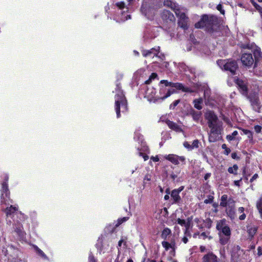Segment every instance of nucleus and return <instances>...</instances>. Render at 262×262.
I'll use <instances>...</instances> for the list:
<instances>
[{
	"label": "nucleus",
	"mask_w": 262,
	"mask_h": 262,
	"mask_svg": "<svg viewBox=\"0 0 262 262\" xmlns=\"http://www.w3.org/2000/svg\"><path fill=\"white\" fill-rule=\"evenodd\" d=\"M115 92L116 94L115 96V110L117 117L118 118L121 116V112L124 113L127 111V100L119 84H117Z\"/></svg>",
	"instance_id": "1"
},
{
	"label": "nucleus",
	"mask_w": 262,
	"mask_h": 262,
	"mask_svg": "<svg viewBox=\"0 0 262 262\" xmlns=\"http://www.w3.org/2000/svg\"><path fill=\"white\" fill-rule=\"evenodd\" d=\"M174 90L172 91L171 90H169L167 91L165 95L163 96H158L156 95V91L155 89L152 86H148L145 91V97H146L148 100L150 102H157L160 100H163L168 97L171 95V94L174 93Z\"/></svg>",
	"instance_id": "2"
},
{
	"label": "nucleus",
	"mask_w": 262,
	"mask_h": 262,
	"mask_svg": "<svg viewBox=\"0 0 262 262\" xmlns=\"http://www.w3.org/2000/svg\"><path fill=\"white\" fill-rule=\"evenodd\" d=\"M217 63L222 70L228 71L232 74H234L237 69V64L235 60H219L217 61Z\"/></svg>",
	"instance_id": "3"
},
{
	"label": "nucleus",
	"mask_w": 262,
	"mask_h": 262,
	"mask_svg": "<svg viewBox=\"0 0 262 262\" xmlns=\"http://www.w3.org/2000/svg\"><path fill=\"white\" fill-rule=\"evenodd\" d=\"M186 10L184 8L180 10H177L176 11V15L179 17V26L185 30L188 28V18L186 16Z\"/></svg>",
	"instance_id": "4"
},
{
	"label": "nucleus",
	"mask_w": 262,
	"mask_h": 262,
	"mask_svg": "<svg viewBox=\"0 0 262 262\" xmlns=\"http://www.w3.org/2000/svg\"><path fill=\"white\" fill-rule=\"evenodd\" d=\"M216 229L223 235L230 236L231 231L230 228L226 224V221L225 219L217 222Z\"/></svg>",
	"instance_id": "5"
},
{
	"label": "nucleus",
	"mask_w": 262,
	"mask_h": 262,
	"mask_svg": "<svg viewBox=\"0 0 262 262\" xmlns=\"http://www.w3.org/2000/svg\"><path fill=\"white\" fill-rule=\"evenodd\" d=\"M214 18L213 16L204 15L202 16L201 20L195 24V27L196 28H201L204 27H209L213 24Z\"/></svg>",
	"instance_id": "6"
},
{
	"label": "nucleus",
	"mask_w": 262,
	"mask_h": 262,
	"mask_svg": "<svg viewBox=\"0 0 262 262\" xmlns=\"http://www.w3.org/2000/svg\"><path fill=\"white\" fill-rule=\"evenodd\" d=\"M205 118L208 120L209 127L219 126L217 123V117L213 112L207 111L205 114Z\"/></svg>",
	"instance_id": "7"
},
{
	"label": "nucleus",
	"mask_w": 262,
	"mask_h": 262,
	"mask_svg": "<svg viewBox=\"0 0 262 262\" xmlns=\"http://www.w3.org/2000/svg\"><path fill=\"white\" fill-rule=\"evenodd\" d=\"M161 83H164L165 86H170L171 87V90H174L173 88L176 89L177 90H182L183 92H192V91H191L188 88L184 87L182 84L180 83H172L170 82H168L167 80H161Z\"/></svg>",
	"instance_id": "8"
},
{
	"label": "nucleus",
	"mask_w": 262,
	"mask_h": 262,
	"mask_svg": "<svg viewBox=\"0 0 262 262\" xmlns=\"http://www.w3.org/2000/svg\"><path fill=\"white\" fill-rule=\"evenodd\" d=\"M141 12L148 19H152L155 14V9L146 3H144L141 7Z\"/></svg>",
	"instance_id": "9"
},
{
	"label": "nucleus",
	"mask_w": 262,
	"mask_h": 262,
	"mask_svg": "<svg viewBox=\"0 0 262 262\" xmlns=\"http://www.w3.org/2000/svg\"><path fill=\"white\" fill-rule=\"evenodd\" d=\"M164 158L175 165H178L180 162L183 164L185 163V158L184 156H179L174 154H169L164 156Z\"/></svg>",
	"instance_id": "10"
},
{
	"label": "nucleus",
	"mask_w": 262,
	"mask_h": 262,
	"mask_svg": "<svg viewBox=\"0 0 262 262\" xmlns=\"http://www.w3.org/2000/svg\"><path fill=\"white\" fill-rule=\"evenodd\" d=\"M210 131L209 134V141L210 142H214L220 138L221 130L220 126L209 127Z\"/></svg>",
	"instance_id": "11"
},
{
	"label": "nucleus",
	"mask_w": 262,
	"mask_h": 262,
	"mask_svg": "<svg viewBox=\"0 0 262 262\" xmlns=\"http://www.w3.org/2000/svg\"><path fill=\"white\" fill-rule=\"evenodd\" d=\"M243 65L247 67L251 66L254 62V59L251 52H244L241 58Z\"/></svg>",
	"instance_id": "12"
},
{
	"label": "nucleus",
	"mask_w": 262,
	"mask_h": 262,
	"mask_svg": "<svg viewBox=\"0 0 262 262\" xmlns=\"http://www.w3.org/2000/svg\"><path fill=\"white\" fill-rule=\"evenodd\" d=\"M162 245L166 251H169L171 256H174L176 249V243L174 241H171L170 243L167 241H163Z\"/></svg>",
	"instance_id": "13"
},
{
	"label": "nucleus",
	"mask_w": 262,
	"mask_h": 262,
	"mask_svg": "<svg viewBox=\"0 0 262 262\" xmlns=\"http://www.w3.org/2000/svg\"><path fill=\"white\" fill-rule=\"evenodd\" d=\"M160 51V47L152 48L149 50H143L142 51V55L144 57H154V56L160 57L158 55Z\"/></svg>",
	"instance_id": "14"
},
{
	"label": "nucleus",
	"mask_w": 262,
	"mask_h": 262,
	"mask_svg": "<svg viewBox=\"0 0 262 262\" xmlns=\"http://www.w3.org/2000/svg\"><path fill=\"white\" fill-rule=\"evenodd\" d=\"M244 49H248L251 50L250 52H253L255 58L258 57H260L261 56V52L259 48L256 47L254 44H251L250 46L249 45H247L246 46H244L243 47Z\"/></svg>",
	"instance_id": "15"
},
{
	"label": "nucleus",
	"mask_w": 262,
	"mask_h": 262,
	"mask_svg": "<svg viewBox=\"0 0 262 262\" xmlns=\"http://www.w3.org/2000/svg\"><path fill=\"white\" fill-rule=\"evenodd\" d=\"M249 98L253 109L255 111L258 112L260 106L257 94H254L253 96H250Z\"/></svg>",
	"instance_id": "16"
},
{
	"label": "nucleus",
	"mask_w": 262,
	"mask_h": 262,
	"mask_svg": "<svg viewBox=\"0 0 262 262\" xmlns=\"http://www.w3.org/2000/svg\"><path fill=\"white\" fill-rule=\"evenodd\" d=\"M236 83L238 85L240 91L243 95L247 94V87L246 82L242 79H237Z\"/></svg>",
	"instance_id": "17"
},
{
	"label": "nucleus",
	"mask_w": 262,
	"mask_h": 262,
	"mask_svg": "<svg viewBox=\"0 0 262 262\" xmlns=\"http://www.w3.org/2000/svg\"><path fill=\"white\" fill-rule=\"evenodd\" d=\"M254 72L255 75L262 76V58L256 59Z\"/></svg>",
	"instance_id": "18"
},
{
	"label": "nucleus",
	"mask_w": 262,
	"mask_h": 262,
	"mask_svg": "<svg viewBox=\"0 0 262 262\" xmlns=\"http://www.w3.org/2000/svg\"><path fill=\"white\" fill-rule=\"evenodd\" d=\"M1 199L6 201V199L9 197V192L8 188V184L7 182H4L2 184Z\"/></svg>",
	"instance_id": "19"
},
{
	"label": "nucleus",
	"mask_w": 262,
	"mask_h": 262,
	"mask_svg": "<svg viewBox=\"0 0 262 262\" xmlns=\"http://www.w3.org/2000/svg\"><path fill=\"white\" fill-rule=\"evenodd\" d=\"M184 189V187L181 186L178 189H174L172 191L171 193V196L173 199L174 202H178L180 200V196L179 193Z\"/></svg>",
	"instance_id": "20"
},
{
	"label": "nucleus",
	"mask_w": 262,
	"mask_h": 262,
	"mask_svg": "<svg viewBox=\"0 0 262 262\" xmlns=\"http://www.w3.org/2000/svg\"><path fill=\"white\" fill-rule=\"evenodd\" d=\"M191 220L188 218L187 221L181 219H178L177 220V223L181 226H184L185 228V234L188 232V229L190 227Z\"/></svg>",
	"instance_id": "21"
},
{
	"label": "nucleus",
	"mask_w": 262,
	"mask_h": 262,
	"mask_svg": "<svg viewBox=\"0 0 262 262\" xmlns=\"http://www.w3.org/2000/svg\"><path fill=\"white\" fill-rule=\"evenodd\" d=\"M164 5L170 7L176 13V10H180L183 7H181L178 4L171 2L170 0H165L164 2Z\"/></svg>",
	"instance_id": "22"
},
{
	"label": "nucleus",
	"mask_w": 262,
	"mask_h": 262,
	"mask_svg": "<svg viewBox=\"0 0 262 262\" xmlns=\"http://www.w3.org/2000/svg\"><path fill=\"white\" fill-rule=\"evenodd\" d=\"M162 18L166 20H170L173 21L174 20L173 15L168 10H164L162 15Z\"/></svg>",
	"instance_id": "23"
},
{
	"label": "nucleus",
	"mask_w": 262,
	"mask_h": 262,
	"mask_svg": "<svg viewBox=\"0 0 262 262\" xmlns=\"http://www.w3.org/2000/svg\"><path fill=\"white\" fill-rule=\"evenodd\" d=\"M203 262H217V257L213 254H209L204 256Z\"/></svg>",
	"instance_id": "24"
},
{
	"label": "nucleus",
	"mask_w": 262,
	"mask_h": 262,
	"mask_svg": "<svg viewBox=\"0 0 262 262\" xmlns=\"http://www.w3.org/2000/svg\"><path fill=\"white\" fill-rule=\"evenodd\" d=\"M257 230V228L255 226H249L248 227V233L251 238H253Z\"/></svg>",
	"instance_id": "25"
},
{
	"label": "nucleus",
	"mask_w": 262,
	"mask_h": 262,
	"mask_svg": "<svg viewBox=\"0 0 262 262\" xmlns=\"http://www.w3.org/2000/svg\"><path fill=\"white\" fill-rule=\"evenodd\" d=\"M219 235L220 242L222 245H224L228 243L230 236L223 235L221 233H219Z\"/></svg>",
	"instance_id": "26"
},
{
	"label": "nucleus",
	"mask_w": 262,
	"mask_h": 262,
	"mask_svg": "<svg viewBox=\"0 0 262 262\" xmlns=\"http://www.w3.org/2000/svg\"><path fill=\"white\" fill-rule=\"evenodd\" d=\"M203 103V99L199 98L196 99L193 101L194 106L198 110H201L202 108V104Z\"/></svg>",
	"instance_id": "27"
},
{
	"label": "nucleus",
	"mask_w": 262,
	"mask_h": 262,
	"mask_svg": "<svg viewBox=\"0 0 262 262\" xmlns=\"http://www.w3.org/2000/svg\"><path fill=\"white\" fill-rule=\"evenodd\" d=\"M167 124L169 126V128L176 130L177 132L181 131V128L180 127L175 123L168 121L167 122Z\"/></svg>",
	"instance_id": "28"
},
{
	"label": "nucleus",
	"mask_w": 262,
	"mask_h": 262,
	"mask_svg": "<svg viewBox=\"0 0 262 262\" xmlns=\"http://www.w3.org/2000/svg\"><path fill=\"white\" fill-rule=\"evenodd\" d=\"M191 115L193 118V119L195 121H198L200 119L202 116V113L200 112H196L194 110H192L191 112Z\"/></svg>",
	"instance_id": "29"
},
{
	"label": "nucleus",
	"mask_w": 262,
	"mask_h": 262,
	"mask_svg": "<svg viewBox=\"0 0 262 262\" xmlns=\"http://www.w3.org/2000/svg\"><path fill=\"white\" fill-rule=\"evenodd\" d=\"M14 230L19 236L23 235V227L20 223H18L15 225Z\"/></svg>",
	"instance_id": "30"
},
{
	"label": "nucleus",
	"mask_w": 262,
	"mask_h": 262,
	"mask_svg": "<svg viewBox=\"0 0 262 262\" xmlns=\"http://www.w3.org/2000/svg\"><path fill=\"white\" fill-rule=\"evenodd\" d=\"M17 210V207H14L13 206H10L9 207H8L6 209V213L7 215H11L14 213Z\"/></svg>",
	"instance_id": "31"
},
{
	"label": "nucleus",
	"mask_w": 262,
	"mask_h": 262,
	"mask_svg": "<svg viewBox=\"0 0 262 262\" xmlns=\"http://www.w3.org/2000/svg\"><path fill=\"white\" fill-rule=\"evenodd\" d=\"M238 167L237 165L235 164L232 167H230L228 169V171L231 174L236 175L237 174V170Z\"/></svg>",
	"instance_id": "32"
},
{
	"label": "nucleus",
	"mask_w": 262,
	"mask_h": 262,
	"mask_svg": "<svg viewBox=\"0 0 262 262\" xmlns=\"http://www.w3.org/2000/svg\"><path fill=\"white\" fill-rule=\"evenodd\" d=\"M194 222L196 223L197 226L200 228H203L204 227V221L201 219L195 218L194 220Z\"/></svg>",
	"instance_id": "33"
},
{
	"label": "nucleus",
	"mask_w": 262,
	"mask_h": 262,
	"mask_svg": "<svg viewBox=\"0 0 262 262\" xmlns=\"http://www.w3.org/2000/svg\"><path fill=\"white\" fill-rule=\"evenodd\" d=\"M227 199H228V196L227 195L224 194V195H222V196L221 198L220 206L224 207H226L227 205Z\"/></svg>",
	"instance_id": "34"
},
{
	"label": "nucleus",
	"mask_w": 262,
	"mask_h": 262,
	"mask_svg": "<svg viewBox=\"0 0 262 262\" xmlns=\"http://www.w3.org/2000/svg\"><path fill=\"white\" fill-rule=\"evenodd\" d=\"M171 233V231L169 229L165 228L162 232L161 236L163 238L166 239L168 235Z\"/></svg>",
	"instance_id": "35"
},
{
	"label": "nucleus",
	"mask_w": 262,
	"mask_h": 262,
	"mask_svg": "<svg viewBox=\"0 0 262 262\" xmlns=\"http://www.w3.org/2000/svg\"><path fill=\"white\" fill-rule=\"evenodd\" d=\"M256 207L262 218V199L260 198L256 204Z\"/></svg>",
	"instance_id": "36"
},
{
	"label": "nucleus",
	"mask_w": 262,
	"mask_h": 262,
	"mask_svg": "<svg viewBox=\"0 0 262 262\" xmlns=\"http://www.w3.org/2000/svg\"><path fill=\"white\" fill-rule=\"evenodd\" d=\"M242 132H243V134L247 135L249 139H252L253 134H252V133L250 130L243 129Z\"/></svg>",
	"instance_id": "37"
},
{
	"label": "nucleus",
	"mask_w": 262,
	"mask_h": 262,
	"mask_svg": "<svg viewBox=\"0 0 262 262\" xmlns=\"http://www.w3.org/2000/svg\"><path fill=\"white\" fill-rule=\"evenodd\" d=\"M227 213L228 214V215L230 217L231 219H234L235 217V212L233 209L232 208L231 209H227L226 210Z\"/></svg>",
	"instance_id": "38"
},
{
	"label": "nucleus",
	"mask_w": 262,
	"mask_h": 262,
	"mask_svg": "<svg viewBox=\"0 0 262 262\" xmlns=\"http://www.w3.org/2000/svg\"><path fill=\"white\" fill-rule=\"evenodd\" d=\"M238 134V132L236 130L234 131L231 135L227 136V139L228 141H232L234 140V137Z\"/></svg>",
	"instance_id": "39"
},
{
	"label": "nucleus",
	"mask_w": 262,
	"mask_h": 262,
	"mask_svg": "<svg viewBox=\"0 0 262 262\" xmlns=\"http://www.w3.org/2000/svg\"><path fill=\"white\" fill-rule=\"evenodd\" d=\"M35 249L36 250V252L40 256H41V257H42L44 258H47L46 254L43 253V252L41 250L39 249L37 246L35 247Z\"/></svg>",
	"instance_id": "40"
},
{
	"label": "nucleus",
	"mask_w": 262,
	"mask_h": 262,
	"mask_svg": "<svg viewBox=\"0 0 262 262\" xmlns=\"http://www.w3.org/2000/svg\"><path fill=\"white\" fill-rule=\"evenodd\" d=\"M157 77V74L155 73H152L150 76L149 79L145 81V83L149 84L152 79H155Z\"/></svg>",
	"instance_id": "41"
},
{
	"label": "nucleus",
	"mask_w": 262,
	"mask_h": 262,
	"mask_svg": "<svg viewBox=\"0 0 262 262\" xmlns=\"http://www.w3.org/2000/svg\"><path fill=\"white\" fill-rule=\"evenodd\" d=\"M151 180V175L149 174H147L145 176L143 179V184L144 185H146L148 182L150 181Z\"/></svg>",
	"instance_id": "42"
},
{
	"label": "nucleus",
	"mask_w": 262,
	"mask_h": 262,
	"mask_svg": "<svg viewBox=\"0 0 262 262\" xmlns=\"http://www.w3.org/2000/svg\"><path fill=\"white\" fill-rule=\"evenodd\" d=\"M128 220V217H124L123 218H121L118 220V223L116 224V226H118L121 225L122 223L127 221Z\"/></svg>",
	"instance_id": "43"
},
{
	"label": "nucleus",
	"mask_w": 262,
	"mask_h": 262,
	"mask_svg": "<svg viewBox=\"0 0 262 262\" xmlns=\"http://www.w3.org/2000/svg\"><path fill=\"white\" fill-rule=\"evenodd\" d=\"M222 147L223 149H224V154H225L226 155H228L229 154L231 151L230 148L227 147V146L225 144H223L222 146Z\"/></svg>",
	"instance_id": "44"
},
{
	"label": "nucleus",
	"mask_w": 262,
	"mask_h": 262,
	"mask_svg": "<svg viewBox=\"0 0 262 262\" xmlns=\"http://www.w3.org/2000/svg\"><path fill=\"white\" fill-rule=\"evenodd\" d=\"M204 222H205L204 224V227H206L207 228H210L211 227V221L210 219H207Z\"/></svg>",
	"instance_id": "45"
},
{
	"label": "nucleus",
	"mask_w": 262,
	"mask_h": 262,
	"mask_svg": "<svg viewBox=\"0 0 262 262\" xmlns=\"http://www.w3.org/2000/svg\"><path fill=\"white\" fill-rule=\"evenodd\" d=\"M199 141L198 140H194L192 144H191V146H192V149L194 148H198L199 147Z\"/></svg>",
	"instance_id": "46"
},
{
	"label": "nucleus",
	"mask_w": 262,
	"mask_h": 262,
	"mask_svg": "<svg viewBox=\"0 0 262 262\" xmlns=\"http://www.w3.org/2000/svg\"><path fill=\"white\" fill-rule=\"evenodd\" d=\"M213 197L212 195H209L208 199L204 200V203L205 204H210L213 202Z\"/></svg>",
	"instance_id": "47"
},
{
	"label": "nucleus",
	"mask_w": 262,
	"mask_h": 262,
	"mask_svg": "<svg viewBox=\"0 0 262 262\" xmlns=\"http://www.w3.org/2000/svg\"><path fill=\"white\" fill-rule=\"evenodd\" d=\"M184 146L188 149V150H192V148L191 146V144H190L188 142L185 141L183 143Z\"/></svg>",
	"instance_id": "48"
},
{
	"label": "nucleus",
	"mask_w": 262,
	"mask_h": 262,
	"mask_svg": "<svg viewBox=\"0 0 262 262\" xmlns=\"http://www.w3.org/2000/svg\"><path fill=\"white\" fill-rule=\"evenodd\" d=\"M130 15H126L125 16L124 14H122V17H121V20L122 21H125L128 19H130Z\"/></svg>",
	"instance_id": "49"
},
{
	"label": "nucleus",
	"mask_w": 262,
	"mask_h": 262,
	"mask_svg": "<svg viewBox=\"0 0 262 262\" xmlns=\"http://www.w3.org/2000/svg\"><path fill=\"white\" fill-rule=\"evenodd\" d=\"M116 6L119 8V9H123L125 7V4L123 2H118L116 3Z\"/></svg>",
	"instance_id": "50"
},
{
	"label": "nucleus",
	"mask_w": 262,
	"mask_h": 262,
	"mask_svg": "<svg viewBox=\"0 0 262 262\" xmlns=\"http://www.w3.org/2000/svg\"><path fill=\"white\" fill-rule=\"evenodd\" d=\"M179 100H177L174 101L173 103L170 105V108H174L179 104Z\"/></svg>",
	"instance_id": "51"
},
{
	"label": "nucleus",
	"mask_w": 262,
	"mask_h": 262,
	"mask_svg": "<svg viewBox=\"0 0 262 262\" xmlns=\"http://www.w3.org/2000/svg\"><path fill=\"white\" fill-rule=\"evenodd\" d=\"M261 129V127L260 125H257L254 126V130L257 133H259L260 132Z\"/></svg>",
	"instance_id": "52"
},
{
	"label": "nucleus",
	"mask_w": 262,
	"mask_h": 262,
	"mask_svg": "<svg viewBox=\"0 0 262 262\" xmlns=\"http://www.w3.org/2000/svg\"><path fill=\"white\" fill-rule=\"evenodd\" d=\"M216 8H217V9L219 11H220V12H221L222 14H224V10H223L222 9V5H221V4L218 5H217V7H216Z\"/></svg>",
	"instance_id": "53"
},
{
	"label": "nucleus",
	"mask_w": 262,
	"mask_h": 262,
	"mask_svg": "<svg viewBox=\"0 0 262 262\" xmlns=\"http://www.w3.org/2000/svg\"><path fill=\"white\" fill-rule=\"evenodd\" d=\"M139 155L140 156H142L144 161H146L148 159V156L145 155H144L142 152H139Z\"/></svg>",
	"instance_id": "54"
},
{
	"label": "nucleus",
	"mask_w": 262,
	"mask_h": 262,
	"mask_svg": "<svg viewBox=\"0 0 262 262\" xmlns=\"http://www.w3.org/2000/svg\"><path fill=\"white\" fill-rule=\"evenodd\" d=\"M185 236H184L182 239V241L184 244H186L188 242V238L187 237V233L186 234H185Z\"/></svg>",
	"instance_id": "55"
},
{
	"label": "nucleus",
	"mask_w": 262,
	"mask_h": 262,
	"mask_svg": "<svg viewBox=\"0 0 262 262\" xmlns=\"http://www.w3.org/2000/svg\"><path fill=\"white\" fill-rule=\"evenodd\" d=\"M89 262H96V260L95 259L94 256L91 254L89 255Z\"/></svg>",
	"instance_id": "56"
},
{
	"label": "nucleus",
	"mask_w": 262,
	"mask_h": 262,
	"mask_svg": "<svg viewBox=\"0 0 262 262\" xmlns=\"http://www.w3.org/2000/svg\"><path fill=\"white\" fill-rule=\"evenodd\" d=\"M151 160H152L154 162H158L159 161V157L157 156L156 157H151Z\"/></svg>",
	"instance_id": "57"
},
{
	"label": "nucleus",
	"mask_w": 262,
	"mask_h": 262,
	"mask_svg": "<svg viewBox=\"0 0 262 262\" xmlns=\"http://www.w3.org/2000/svg\"><path fill=\"white\" fill-rule=\"evenodd\" d=\"M257 254L258 256H260L262 255V249L260 247H258L257 249Z\"/></svg>",
	"instance_id": "58"
},
{
	"label": "nucleus",
	"mask_w": 262,
	"mask_h": 262,
	"mask_svg": "<svg viewBox=\"0 0 262 262\" xmlns=\"http://www.w3.org/2000/svg\"><path fill=\"white\" fill-rule=\"evenodd\" d=\"M258 178V174H254L252 178L250 179V182H252L254 180H256Z\"/></svg>",
	"instance_id": "59"
},
{
	"label": "nucleus",
	"mask_w": 262,
	"mask_h": 262,
	"mask_svg": "<svg viewBox=\"0 0 262 262\" xmlns=\"http://www.w3.org/2000/svg\"><path fill=\"white\" fill-rule=\"evenodd\" d=\"M244 210H245V209L244 207H239L238 209V212L239 213H241V214H243V213H244Z\"/></svg>",
	"instance_id": "60"
},
{
	"label": "nucleus",
	"mask_w": 262,
	"mask_h": 262,
	"mask_svg": "<svg viewBox=\"0 0 262 262\" xmlns=\"http://www.w3.org/2000/svg\"><path fill=\"white\" fill-rule=\"evenodd\" d=\"M246 218V214L245 213H243L241 215H239V219L240 220H245Z\"/></svg>",
	"instance_id": "61"
},
{
	"label": "nucleus",
	"mask_w": 262,
	"mask_h": 262,
	"mask_svg": "<svg viewBox=\"0 0 262 262\" xmlns=\"http://www.w3.org/2000/svg\"><path fill=\"white\" fill-rule=\"evenodd\" d=\"M206 237H207V235L205 232H203L200 235V238H202L203 239H205Z\"/></svg>",
	"instance_id": "62"
},
{
	"label": "nucleus",
	"mask_w": 262,
	"mask_h": 262,
	"mask_svg": "<svg viewBox=\"0 0 262 262\" xmlns=\"http://www.w3.org/2000/svg\"><path fill=\"white\" fill-rule=\"evenodd\" d=\"M231 157L234 159L237 158V155L236 153H235V152L232 153Z\"/></svg>",
	"instance_id": "63"
},
{
	"label": "nucleus",
	"mask_w": 262,
	"mask_h": 262,
	"mask_svg": "<svg viewBox=\"0 0 262 262\" xmlns=\"http://www.w3.org/2000/svg\"><path fill=\"white\" fill-rule=\"evenodd\" d=\"M15 262H26V261L25 259H22L20 258H17Z\"/></svg>",
	"instance_id": "64"
}]
</instances>
